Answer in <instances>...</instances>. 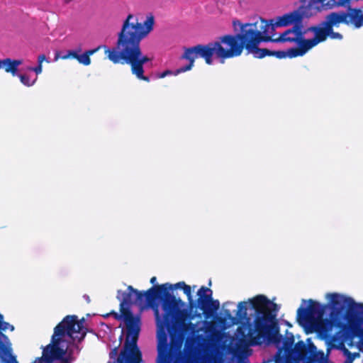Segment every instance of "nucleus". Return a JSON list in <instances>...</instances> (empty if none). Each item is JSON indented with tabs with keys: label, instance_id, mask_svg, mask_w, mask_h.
Listing matches in <instances>:
<instances>
[{
	"label": "nucleus",
	"instance_id": "obj_2",
	"mask_svg": "<svg viewBox=\"0 0 363 363\" xmlns=\"http://www.w3.org/2000/svg\"><path fill=\"white\" fill-rule=\"evenodd\" d=\"M328 308L333 310L329 319H323L321 306L312 300L306 308H300L297 311L300 325L307 333H317L325 340L330 348L343 350L345 348L342 335H331L333 328L340 332L358 337V346L363 351V303L345 294L328 293L325 294Z\"/></svg>",
	"mask_w": 363,
	"mask_h": 363
},
{
	"label": "nucleus",
	"instance_id": "obj_7",
	"mask_svg": "<svg viewBox=\"0 0 363 363\" xmlns=\"http://www.w3.org/2000/svg\"><path fill=\"white\" fill-rule=\"evenodd\" d=\"M233 27L235 31L240 30V33L236 35L240 42L255 57L271 55L272 52L267 49L258 48L261 43L271 42L272 37L276 35V33H272L268 21L260 18L254 23L242 24L238 20H233Z\"/></svg>",
	"mask_w": 363,
	"mask_h": 363
},
{
	"label": "nucleus",
	"instance_id": "obj_33",
	"mask_svg": "<svg viewBox=\"0 0 363 363\" xmlns=\"http://www.w3.org/2000/svg\"><path fill=\"white\" fill-rule=\"evenodd\" d=\"M84 297L86 298V300H87V301H89V299L88 296H84Z\"/></svg>",
	"mask_w": 363,
	"mask_h": 363
},
{
	"label": "nucleus",
	"instance_id": "obj_28",
	"mask_svg": "<svg viewBox=\"0 0 363 363\" xmlns=\"http://www.w3.org/2000/svg\"><path fill=\"white\" fill-rule=\"evenodd\" d=\"M26 69L28 70V71H33V72H35L36 75H38V74H40L42 72V71H43V66H42V65H39L38 64V65L37 67H28Z\"/></svg>",
	"mask_w": 363,
	"mask_h": 363
},
{
	"label": "nucleus",
	"instance_id": "obj_4",
	"mask_svg": "<svg viewBox=\"0 0 363 363\" xmlns=\"http://www.w3.org/2000/svg\"><path fill=\"white\" fill-rule=\"evenodd\" d=\"M279 308L276 303L264 295H257L247 301L238 304L236 317H233L229 311H225L232 325L246 319L238 329V333L243 336L250 345L275 344L283 341L279 334L276 317Z\"/></svg>",
	"mask_w": 363,
	"mask_h": 363
},
{
	"label": "nucleus",
	"instance_id": "obj_9",
	"mask_svg": "<svg viewBox=\"0 0 363 363\" xmlns=\"http://www.w3.org/2000/svg\"><path fill=\"white\" fill-rule=\"evenodd\" d=\"M211 58L213 56L223 63L226 59L240 56L243 50V45L237 35H225L216 40L208 43Z\"/></svg>",
	"mask_w": 363,
	"mask_h": 363
},
{
	"label": "nucleus",
	"instance_id": "obj_14",
	"mask_svg": "<svg viewBox=\"0 0 363 363\" xmlns=\"http://www.w3.org/2000/svg\"><path fill=\"white\" fill-rule=\"evenodd\" d=\"M330 19L335 23H345L358 28L363 26V11L350 9L345 12H333L330 14Z\"/></svg>",
	"mask_w": 363,
	"mask_h": 363
},
{
	"label": "nucleus",
	"instance_id": "obj_13",
	"mask_svg": "<svg viewBox=\"0 0 363 363\" xmlns=\"http://www.w3.org/2000/svg\"><path fill=\"white\" fill-rule=\"evenodd\" d=\"M340 23H334L330 19V14L327 16L326 21L317 26L308 28V30L313 35V39L317 38L320 40V43L325 41L328 36L332 39H342V36L339 33L333 31V27L337 26Z\"/></svg>",
	"mask_w": 363,
	"mask_h": 363
},
{
	"label": "nucleus",
	"instance_id": "obj_10",
	"mask_svg": "<svg viewBox=\"0 0 363 363\" xmlns=\"http://www.w3.org/2000/svg\"><path fill=\"white\" fill-rule=\"evenodd\" d=\"M294 343L292 334L279 342L277 347L278 351L274 357V363H312L306 361L304 343L299 342L293 347Z\"/></svg>",
	"mask_w": 363,
	"mask_h": 363
},
{
	"label": "nucleus",
	"instance_id": "obj_25",
	"mask_svg": "<svg viewBox=\"0 0 363 363\" xmlns=\"http://www.w3.org/2000/svg\"><path fill=\"white\" fill-rule=\"evenodd\" d=\"M332 9L335 6H345L349 4L351 0H329Z\"/></svg>",
	"mask_w": 363,
	"mask_h": 363
},
{
	"label": "nucleus",
	"instance_id": "obj_23",
	"mask_svg": "<svg viewBox=\"0 0 363 363\" xmlns=\"http://www.w3.org/2000/svg\"><path fill=\"white\" fill-rule=\"evenodd\" d=\"M77 52L73 50L68 51L66 55H60L58 52L56 53L54 60L57 61L59 58L68 59L69 57L76 58Z\"/></svg>",
	"mask_w": 363,
	"mask_h": 363
},
{
	"label": "nucleus",
	"instance_id": "obj_5",
	"mask_svg": "<svg viewBox=\"0 0 363 363\" xmlns=\"http://www.w3.org/2000/svg\"><path fill=\"white\" fill-rule=\"evenodd\" d=\"M154 25L155 17L152 13L147 14L143 23H139L136 17L129 14L118 33L116 47L110 48L106 45L98 46L84 53L90 57L103 48L110 61L114 64L130 65L133 74L140 80L149 82V78L144 75L143 66L151 64L153 57L143 53L140 42L153 30Z\"/></svg>",
	"mask_w": 363,
	"mask_h": 363
},
{
	"label": "nucleus",
	"instance_id": "obj_20",
	"mask_svg": "<svg viewBox=\"0 0 363 363\" xmlns=\"http://www.w3.org/2000/svg\"><path fill=\"white\" fill-rule=\"evenodd\" d=\"M310 3L314 8L315 11L318 13L323 10L331 9L330 1L327 0H309Z\"/></svg>",
	"mask_w": 363,
	"mask_h": 363
},
{
	"label": "nucleus",
	"instance_id": "obj_18",
	"mask_svg": "<svg viewBox=\"0 0 363 363\" xmlns=\"http://www.w3.org/2000/svg\"><path fill=\"white\" fill-rule=\"evenodd\" d=\"M309 350L311 353V360H310L312 363H327V357L325 356V354L323 351H318L316 347L313 345H309ZM306 362H309L306 359Z\"/></svg>",
	"mask_w": 363,
	"mask_h": 363
},
{
	"label": "nucleus",
	"instance_id": "obj_29",
	"mask_svg": "<svg viewBox=\"0 0 363 363\" xmlns=\"http://www.w3.org/2000/svg\"><path fill=\"white\" fill-rule=\"evenodd\" d=\"M44 61H46L48 62H50V61L46 59L45 56L44 55H40L38 56V64L39 65H42V63L44 62Z\"/></svg>",
	"mask_w": 363,
	"mask_h": 363
},
{
	"label": "nucleus",
	"instance_id": "obj_19",
	"mask_svg": "<svg viewBox=\"0 0 363 363\" xmlns=\"http://www.w3.org/2000/svg\"><path fill=\"white\" fill-rule=\"evenodd\" d=\"M296 10L299 13L300 19L301 21L303 18H308L317 14L309 1L307 3L305 2L303 5L300 6Z\"/></svg>",
	"mask_w": 363,
	"mask_h": 363
},
{
	"label": "nucleus",
	"instance_id": "obj_8",
	"mask_svg": "<svg viewBox=\"0 0 363 363\" xmlns=\"http://www.w3.org/2000/svg\"><path fill=\"white\" fill-rule=\"evenodd\" d=\"M311 33L307 29L303 30L301 26H295L279 35L277 38L272 37L271 42L294 43L297 46L290 48L286 50L272 52L271 55H275L277 58H294L305 55L309 50L320 43L318 38L306 39L305 35Z\"/></svg>",
	"mask_w": 363,
	"mask_h": 363
},
{
	"label": "nucleus",
	"instance_id": "obj_26",
	"mask_svg": "<svg viewBox=\"0 0 363 363\" xmlns=\"http://www.w3.org/2000/svg\"><path fill=\"white\" fill-rule=\"evenodd\" d=\"M184 293L186 295L188 298V301L191 306L193 299H192V294H191V288L190 286L186 285L183 288Z\"/></svg>",
	"mask_w": 363,
	"mask_h": 363
},
{
	"label": "nucleus",
	"instance_id": "obj_30",
	"mask_svg": "<svg viewBox=\"0 0 363 363\" xmlns=\"http://www.w3.org/2000/svg\"><path fill=\"white\" fill-rule=\"evenodd\" d=\"M156 281H157V279L155 277H152L150 279V282L153 284H155Z\"/></svg>",
	"mask_w": 363,
	"mask_h": 363
},
{
	"label": "nucleus",
	"instance_id": "obj_15",
	"mask_svg": "<svg viewBox=\"0 0 363 363\" xmlns=\"http://www.w3.org/2000/svg\"><path fill=\"white\" fill-rule=\"evenodd\" d=\"M301 23V21L297 10L277 16L268 21L272 33H275V30L277 28L288 27L290 26H300Z\"/></svg>",
	"mask_w": 363,
	"mask_h": 363
},
{
	"label": "nucleus",
	"instance_id": "obj_31",
	"mask_svg": "<svg viewBox=\"0 0 363 363\" xmlns=\"http://www.w3.org/2000/svg\"><path fill=\"white\" fill-rule=\"evenodd\" d=\"M4 60H0V69H4Z\"/></svg>",
	"mask_w": 363,
	"mask_h": 363
},
{
	"label": "nucleus",
	"instance_id": "obj_12",
	"mask_svg": "<svg viewBox=\"0 0 363 363\" xmlns=\"http://www.w3.org/2000/svg\"><path fill=\"white\" fill-rule=\"evenodd\" d=\"M197 296L196 306L206 318L213 315L219 309L220 302L213 298V291L211 289L201 286L197 291Z\"/></svg>",
	"mask_w": 363,
	"mask_h": 363
},
{
	"label": "nucleus",
	"instance_id": "obj_1",
	"mask_svg": "<svg viewBox=\"0 0 363 363\" xmlns=\"http://www.w3.org/2000/svg\"><path fill=\"white\" fill-rule=\"evenodd\" d=\"M152 308L157 324V363H169L172 352L181 353L186 333H189L187 343L201 350L209 348L215 340L213 323L186 322L187 313L181 298L166 295L160 304H153Z\"/></svg>",
	"mask_w": 363,
	"mask_h": 363
},
{
	"label": "nucleus",
	"instance_id": "obj_6",
	"mask_svg": "<svg viewBox=\"0 0 363 363\" xmlns=\"http://www.w3.org/2000/svg\"><path fill=\"white\" fill-rule=\"evenodd\" d=\"M152 294H145L146 296ZM144 294L129 286L127 291H118L117 298L120 301V314L113 313L115 318L123 321L125 326L126 339L124 350L118 357L120 362L126 361L127 363H143L141 353L136 345V342L140 330V318L133 315L130 306L137 304L142 301Z\"/></svg>",
	"mask_w": 363,
	"mask_h": 363
},
{
	"label": "nucleus",
	"instance_id": "obj_3",
	"mask_svg": "<svg viewBox=\"0 0 363 363\" xmlns=\"http://www.w3.org/2000/svg\"><path fill=\"white\" fill-rule=\"evenodd\" d=\"M84 319L78 320L75 315H67L54 330L51 342L45 347L43 356L33 363H72L74 350H79L76 342H80L86 335ZM14 330L13 325L4 321L0 313V363H18L12 354L11 343L1 331Z\"/></svg>",
	"mask_w": 363,
	"mask_h": 363
},
{
	"label": "nucleus",
	"instance_id": "obj_16",
	"mask_svg": "<svg viewBox=\"0 0 363 363\" xmlns=\"http://www.w3.org/2000/svg\"><path fill=\"white\" fill-rule=\"evenodd\" d=\"M186 286V284L184 281L178 282L175 284H171L169 283H166L159 286H155L150 288L147 293V294H158L164 292L165 293L167 291L177 289H182Z\"/></svg>",
	"mask_w": 363,
	"mask_h": 363
},
{
	"label": "nucleus",
	"instance_id": "obj_24",
	"mask_svg": "<svg viewBox=\"0 0 363 363\" xmlns=\"http://www.w3.org/2000/svg\"><path fill=\"white\" fill-rule=\"evenodd\" d=\"M344 354L347 357V362L352 363V362L357 357H359V353H351L346 347L342 350Z\"/></svg>",
	"mask_w": 363,
	"mask_h": 363
},
{
	"label": "nucleus",
	"instance_id": "obj_27",
	"mask_svg": "<svg viewBox=\"0 0 363 363\" xmlns=\"http://www.w3.org/2000/svg\"><path fill=\"white\" fill-rule=\"evenodd\" d=\"M174 73H175V71L166 70L162 72L157 73L156 77L159 79H162V78H164V77H166L167 76H170V75L177 76V74H175Z\"/></svg>",
	"mask_w": 363,
	"mask_h": 363
},
{
	"label": "nucleus",
	"instance_id": "obj_22",
	"mask_svg": "<svg viewBox=\"0 0 363 363\" xmlns=\"http://www.w3.org/2000/svg\"><path fill=\"white\" fill-rule=\"evenodd\" d=\"M76 59L79 61V63L84 65H89L91 63L90 57H89L88 54H82V55H78L77 54Z\"/></svg>",
	"mask_w": 363,
	"mask_h": 363
},
{
	"label": "nucleus",
	"instance_id": "obj_21",
	"mask_svg": "<svg viewBox=\"0 0 363 363\" xmlns=\"http://www.w3.org/2000/svg\"><path fill=\"white\" fill-rule=\"evenodd\" d=\"M17 77L20 79L21 82L26 86H33L38 79L37 76L32 78L31 76L26 74H18Z\"/></svg>",
	"mask_w": 363,
	"mask_h": 363
},
{
	"label": "nucleus",
	"instance_id": "obj_17",
	"mask_svg": "<svg viewBox=\"0 0 363 363\" xmlns=\"http://www.w3.org/2000/svg\"><path fill=\"white\" fill-rule=\"evenodd\" d=\"M23 60H13L11 58H5L4 62V69L7 73H11L13 77L18 75V67L23 64Z\"/></svg>",
	"mask_w": 363,
	"mask_h": 363
},
{
	"label": "nucleus",
	"instance_id": "obj_11",
	"mask_svg": "<svg viewBox=\"0 0 363 363\" xmlns=\"http://www.w3.org/2000/svg\"><path fill=\"white\" fill-rule=\"evenodd\" d=\"M198 57H202L208 65L213 64V59L211 58L208 45H198L191 48H186L182 56V59L187 60L189 64L185 67H182L175 70V74L185 72L191 69L194 66V61Z\"/></svg>",
	"mask_w": 363,
	"mask_h": 363
},
{
	"label": "nucleus",
	"instance_id": "obj_32",
	"mask_svg": "<svg viewBox=\"0 0 363 363\" xmlns=\"http://www.w3.org/2000/svg\"><path fill=\"white\" fill-rule=\"evenodd\" d=\"M229 304H233V303H231V302H227V303H224V306H228V305H229Z\"/></svg>",
	"mask_w": 363,
	"mask_h": 363
}]
</instances>
